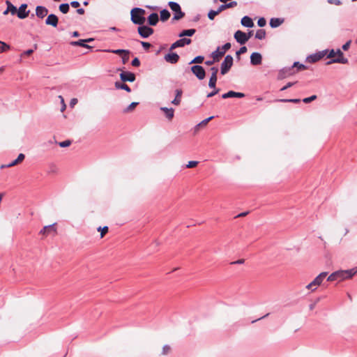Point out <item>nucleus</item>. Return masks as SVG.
I'll use <instances>...</instances> for the list:
<instances>
[{
    "mask_svg": "<svg viewBox=\"0 0 357 357\" xmlns=\"http://www.w3.org/2000/svg\"><path fill=\"white\" fill-rule=\"evenodd\" d=\"M241 23L245 27L252 28V26H254V22L252 18L247 15L244 16L241 19Z\"/></svg>",
    "mask_w": 357,
    "mask_h": 357,
    "instance_id": "obj_25",
    "label": "nucleus"
},
{
    "mask_svg": "<svg viewBox=\"0 0 357 357\" xmlns=\"http://www.w3.org/2000/svg\"><path fill=\"white\" fill-rule=\"evenodd\" d=\"M115 87L117 89H123V90L126 91L127 92L131 91V89L128 85H127L126 84L120 82H115Z\"/></svg>",
    "mask_w": 357,
    "mask_h": 357,
    "instance_id": "obj_30",
    "label": "nucleus"
},
{
    "mask_svg": "<svg viewBox=\"0 0 357 357\" xmlns=\"http://www.w3.org/2000/svg\"><path fill=\"white\" fill-rule=\"evenodd\" d=\"M266 37V31L264 29H259L255 33V38L259 40H263Z\"/></svg>",
    "mask_w": 357,
    "mask_h": 357,
    "instance_id": "obj_37",
    "label": "nucleus"
},
{
    "mask_svg": "<svg viewBox=\"0 0 357 357\" xmlns=\"http://www.w3.org/2000/svg\"><path fill=\"white\" fill-rule=\"evenodd\" d=\"M160 20L162 22L167 21L170 17V13L167 9H163L160 13Z\"/></svg>",
    "mask_w": 357,
    "mask_h": 357,
    "instance_id": "obj_31",
    "label": "nucleus"
},
{
    "mask_svg": "<svg viewBox=\"0 0 357 357\" xmlns=\"http://www.w3.org/2000/svg\"><path fill=\"white\" fill-rule=\"evenodd\" d=\"M327 53L328 50H324L315 54H312L307 57L306 61L309 63H315L322 59Z\"/></svg>",
    "mask_w": 357,
    "mask_h": 357,
    "instance_id": "obj_10",
    "label": "nucleus"
},
{
    "mask_svg": "<svg viewBox=\"0 0 357 357\" xmlns=\"http://www.w3.org/2000/svg\"><path fill=\"white\" fill-rule=\"evenodd\" d=\"M296 73V70L294 69L293 66L290 67H284L280 70L278 75V79H283L287 77H289L294 74Z\"/></svg>",
    "mask_w": 357,
    "mask_h": 357,
    "instance_id": "obj_8",
    "label": "nucleus"
},
{
    "mask_svg": "<svg viewBox=\"0 0 357 357\" xmlns=\"http://www.w3.org/2000/svg\"><path fill=\"white\" fill-rule=\"evenodd\" d=\"M69 5H70L73 8H78L79 7V6H80V3L78 1H73L70 2V3Z\"/></svg>",
    "mask_w": 357,
    "mask_h": 357,
    "instance_id": "obj_59",
    "label": "nucleus"
},
{
    "mask_svg": "<svg viewBox=\"0 0 357 357\" xmlns=\"http://www.w3.org/2000/svg\"><path fill=\"white\" fill-rule=\"evenodd\" d=\"M56 233V229L55 227V223L45 226L40 231V234L44 236H47L50 234H55Z\"/></svg>",
    "mask_w": 357,
    "mask_h": 357,
    "instance_id": "obj_16",
    "label": "nucleus"
},
{
    "mask_svg": "<svg viewBox=\"0 0 357 357\" xmlns=\"http://www.w3.org/2000/svg\"><path fill=\"white\" fill-rule=\"evenodd\" d=\"M231 44L229 43H226L221 47H218L217 50L211 53V56H215L216 58L219 59L220 57L222 56L225 52L230 49Z\"/></svg>",
    "mask_w": 357,
    "mask_h": 357,
    "instance_id": "obj_11",
    "label": "nucleus"
},
{
    "mask_svg": "<svg viewBox=\"0 0 357 357\" xmlns=\"http://www.w3.org/2000/svg\"><path fill=\"white\" fill-rule=\"evenodd\" d=\"M317 96L316 95H313V96H311L310 97H307V98H305L304 99H303V102H305V103H309L314 100L317 99Z\"/></svg>",
    "mask_w": 357,
    "mask_h": 357,
    "instance_id": "obj_44",
    "label": "nucleus"
},
{
    "mask_svg": "<svg viewBox=\"0 0 357 357\" xmlns=\"http://www.w3.org/2000/svg\"><path fill=\"white\" fill-rule=\"evenodd\" d=\"M234 36L236 42L241 45H244L248 41V38L245 36V33L242 31H236Z\"/></svg>",
    "mask_w": 357,
    "mask_h": 357,
    "instance_id": "obj_15",
    "label": "nucleus"
},
{
    "mask_svg": "<svg viewBox=\"0 0 357 357\" xmlns=\"http://www.w3.org/2000/svg\"><path fill=\"white\" fill-rule=\"evenodd\" d=\"M276 102H293V103H298L301 102L300 99L294 98V99H278L275 100Z\"/></svg>",
    "mask_w": 357,
    "mask_h": 357,
    "instance_id": "obj_42",
    "label": "nucleus"
},
{
    "mask_svg": "<svg viewBox=\"0 0 357 357\" xmlns=\"http://www.w3.org/2000/svg\"><path fill=\"white\" fill-rule=\"evenodd\" d=\"M284 22V19L282 18H275L273 17L270 20V26L271 28H277L280 26Z\"/></svg>",
    "mask_w": 357,
    "mask_h": 357,
    "instance_id": "obj_26",
    "label": "nucleus"
},
{
    "mask_svg": "<svg viewBox=\"0 0 357 357\" xmlns=\"http://www.w3.org/2000/svg\"><path fill=\"white\" fill-rule=\"evenodd\" d=\"M10 47L9 45L0 40V53L6 52L7 50H10Z\"/></svg>",
    "mask_w": 357,
    "mask_h": 357,
    "instance_id": "obj_41",
    "label": "nucleus"
},
{
    "mask_svg": "<svg viewBox=\"0 0 357 357\" xmlns=\"http://www.w3.org/2000/svg\"><path fill=\"white\" fill-rule=\"evenodd\" d=\"M25 155L23 153H20L16 159L10 162L12 167L17 165L18 163L22 162L24 160Z\"/></svg>",
    "mask_w": 357,
    "mask_h": 357,
    "instance_id": "obj_36",
    "label": "nucleus"
},
{
    "mask_svg": "<svg viewBox=\"0 0 357 357\" xmlns=\"http://www.w3.org/2000/svg\"><path fill=\"white\" fill-rule=\"evenodd\" d=\"M214 118V116H210L204 120H203L202 122H200L197 126H204L206 125L211 120H212Z\"/></svg>",
    "mask_w": 357,
    "mask_h": 357,
    "instance_id": "obj_54",
    "label": "nucleus"
},
{
    "mask_svg": "<svg viewBox=\"0 0 357 357\" xmlns=\"http://www.w3.org/2000/svg\"><path fill=\"white\" fill-rule=\"evenodd\" d=\"M328 273L327 272H322L319 275H318L312 282H313V284L314 287H316V289L317 287L320 286L321 283L323 282L325 278L327 276Z\"/></svg>",
    "mask_w": 357,
    "mask_h": 357,
    "instance_id": "obj_21",
    "label": "nucleus"
},
{
    "mask_svg": "<svg viewBox=\"0 0 357 357\" xmlns=\"http://www.w3.org/2000/svg\"><path fill=\"white\" fill-rule=\"evenodd\" d=\"M107 52H112V53H114V54H130V51L129 50H121V49L107 50Z\"/></svg>",
    "mask_w": 357,
    "mask_h": 357,
    "instance_id": "obj_39",
    "label": "nucleus"
},
{
    "mask_svg": "<svg viewBox=\"0 0 357 357\" xmlns=\"http://www.w3.org/2000/svg\"><path fill=\"white\" fill-rule=\"evenodd\" d=\"M191 42V39L182 37L181 38L177 40L176 42L172 44L169 48V51H172L173 50L178 47H185V45H190Z\"/></svg>",
    "mask_w": 357,
    "mask_h": 357,
    "instance_id": "obj_9",
    "label": "nucleus"
},
{
    "mask_svg": "<svg viewBox=\"0 0 357 357\" xmlns=\"http://www.w3.org/2000/svg\"><path fill=\"white\" fill-rule=\"evenodd\" d=\"M70 44L74 47L79 46V47H83L89 48V49L92 48L91 46L86 44V40H84V39H80L77 41H72V42H70Z\"/></svg>",
    "mask_w": 357,
    "mask_h": 357,
    "instance_id": "obj_28",
    "label": "nucleus"
},
{
    "mask_svg": "<svg viewBox=\"0 0 357 357\" xmlns=\"http://www.w3.org/2000/svg\"><path fill=\"white\" fill-rule=\"evenodd\" d=\"M183 94V91L181 89H177L175 91V98L172 101V104L174 105H179L181 102V96Z\"/></svg>",
    "mask_w": 357,
    "mask_h": 357,
    "instance_id": "obj_24",
    "label": "nucleus"
},
{
    "mask_svg": "<svg viewBox=\"0 0 357 357\" xmlns=\"http://www.w3.org/2000/svg\"><path fill=\"white\" fill-rule=\"evenodd\" d=\"M98 231H101L100 236L102 238L104 235L108 231V227L105 226L104 227H99L98 228Z\"/></svg>",
    "mask_w": 357,
    "mask_h": 357,
    "instance_id": "obj_48",
    "label": "nucleus"
},
{
    "mask_svg": "<svg viewBox=\"0 0 357 357\" xmlns=\"http://www.w3.org/2000/svg\"><path fill=\"white\" fill-rule=\"evenodd\" d=\"M190 70L198 79L202 80L205 78L206 72L202 66L194 65L190 68Z\"/></svg>",
    "mask_w": 357,
    "mask_h": 357,
    "instance_id": "obj_6",
    "label": "nucleus"
},
{
    "mask_svg": "<svg viewBox=\"0 0 357 357\" xmlns=\"http://www.w3.org/2000/svg\"><path fill=\"white\" fill-rule=\"evenodd\" d=\"M233 62L234 59L231 55L228 54L225 57L220 66V73L222 75L227 74L233 65Z\"/></svg>",
    "mask_w": 357,
    "mask_h": 357,
    "instance_id": "obj_4",
    "label": "nucleus"
},
{
    "mask_svg": "<svg viewBox=\"0 0 357 357\" xmlns=\"http://www.w3.org/2000/svg\"><path fill=\"white\" fill-rule=\"evenodd\" d=\"M293 68L296 70V73L299 70H305L307 68L306 66L304 64L300 63L298 61H295L293 63Z\"/></svg>",
    "mask_w": 357,
    "mask_h": 357,
    "instance_id": "obj_33",
    "label": "nucleus"
},
{
    "mask_svg": "<svg viewBox=\"0 0 357 357\" xmlns=\"http://www.w3.org/2000/svg\"><path fill=\"white\" fill-rule=\"evenodd\" d=\"M336 55H337V57L333 58L331 60L328 61L326 63V64L327 65H330V64L335 63H342V64H347V63H349L348 59L344 57V54L341 51V50L337 49L336 50Z\"/></svg>",
    "mask_w": 357,
    "mask_h": 357,
    "instance_id": "obj_5",
    "label": "nucleus"
},
{
    "mask_svg": "<svg viewBox=\"0 0 357 357\" xmlns=\"http://www.w3.org/2000/svg\"><path fill=\"white\" fill-rule=\"evenodd\" d=\"M159 21L158 15L156 13H152L147 18L148 24L150 26H155Z\"/></svg>",
    "mask_w": 357,
    "mask_h": 357,
    "instance_id": "obj_22",
    "label": "nucleus"
},
{
    "mask_svg": "<svg viewBox=\"0 0 357 357\" xmlns=\"http://www.w3.org/2000/svg\"><path fill=\"white\" fill-rule=\"evenodd\" d=\"M306 289L310 290L311 291H314L317 289L316 287H314L312 282H311L306 286Z\"/></svg>",
    "mask_w": 357,
    "mask_h": 357,
    "instance_id": "obj_58",
    "label": "nucleus"
},
{
    "mask_svg": "<svg viewBox=\"0 0 357 357\" xmlns=\"http://www.w3.org/2000/svg\"><path fill=\"white\" fill-rule=\"evenodd\" d=\"M160 110L165 113V116L168 120L171 121L173 119L174 116V109L173 108L161 107Z\"/></svg>",
    "mask_w": 357,
    "mask_h": 357,
    "instance_id": "obj_23",
    "label": "nucleus"
},
{
    "mask_svg": "<svg viewBox=\"0 0 357 357\" xmlns=\"http://www.w3.org/2000/svg\"><path fill=\"white\" fill-rule=\"evenodd\" d=\"M357 273V269L352 268L346 271H337L331 273L327 278V281H342L351 278Z\"/></svg>",
    "mask_w": 357,
    "mask_h": 357,
    "instance_id": "obj_1",
    "label": "nucleus"
},
{
    "mask_svg": "<svg viewBox=\"0 0 357 357\" xmlns=\"http://www.w3.org/2000/svg\"><path fill=\"white\" fill-rule=\"evenodd\" d=\"M128 54H125L123 57H122V61L123 63H126L128 59H129V57L128 56Z\"/></svg>",
    "mask_w": 357,
    "mask_h": 357,
    "instance_id": "obj_63",
    "label": "nucleus"
},
{
    "mask_svg": "<svg viewBox=\"0 0 357 357\" xmlns=\"http://www.w3.org/2000/svg\"><path fill=\"white\" fill-rule=\"evenodd\" d=\"M196 32L195 29H184L181 31L178 34V37L182 38L185 36L190 37L192 36Z\"/></svg>",
    "mask_w": 357,
    "mask_h": 357,
    "instance_id": "obj_29",
    "label": "nucleus"
},
{
    "mask_svg": "<svg viewBox=\"0 0 357 357\" xmlns=\"http://www.w3.org/2000/svg\"><path fill=\"white\" fill-rule=\"evenodd\" d=\"M168 6L174 12V20H179L185 16V13L181 10L180 5L174 1H169Z\"/></svg>",
    "mask_w": 357,
    "mask_h": 357,
    "instance_id": "obj_3",
    "label": "nucleus"
},
{
    "mask_svg": "<svg viewBox=\"0 0 357 357\" xmlns=\"http://www.w3.org/2000/svg\"><path fill=\"white\" fill-rule=\"evenodd\" d=\"M213 90L207 94V96H206L207 98H211L219 93L220 89H217L216 86H215V88H213Z\"/></svg>",
    "mask_w": 357,
    "mask_h": 357,
    "instance_id": "obj_45",
    "label": "nucleus"
},
{
    "mask_svg": "<svg viewBox=\"0 0 357 357\" xmlns=\"http://www.w3.org/2000/svg\"><path fill=\"white\" fill-rule=\"evenodd\" d=\"M336 55V51H335L333 49L331 50L328 54L327 55V58H334Z\"/></svg>",
    "mask_w": 357,
    "mask_h": 357,
    "instance_id": "obj_60",
    "label": "nucleus"
},
{
    "mask_svg": "<svg viewBox=\"0 0 357 357\" xmlns=\"http://www.w3.org/2000/svg\"><path fill=\"white\" fill-rule=\"evenodd\" d=\"M296 82H288L285 86H284L282 88H281L280 91H283L287 90V89L291 87L294 86Z\"/></svg>",
    "mask_w": 357,
    "mask_h": 357,
    "instance_id": "obj_55",
    "label": "nucleus"
},
{
    "mask_svg": "<svg viewBox=\"0 0 357 357\" xmlns=\"http://www.w3.org/2000/svg\"><path fill=\"white\" fill-rule=\"evenodd\" d=\"M236 6H237V2L235 1H231L229 3H225L220 5L218 7V11H220L221 13L222 11H223L227 8H234Z\"/></svg>",
    "mask_w": 357,
    "mask_h": 357,
    "instance_id": "obj_27",
    "label": "nucleus"
},
{
    "mask_svg": "<svg viewBox=\"0 0 357 357\" xmlns=\"http://www.w3.org/2000/svg\"><path fill=\"white\" fill-rule=\"evenodd\" d=\"M131 64L135 67H138L140 66V61L137 57H135L132 59Z\"/></svg>",
    "mask_w": 357,
    "mask_h": 357,
    "instance_id": "obj_53",
    "label": "nucleus"
},
{
    "mask_svg": "<svg viewBox=\"0 0 357 357\" xmlns=\"http://www.w3.org/2000/svg\"><path fill=\"white\" fill-rule=\"evenodd\" d=\"M262 61V56L259 52H253L250 55V63L252 66H258L261 63Z\"/></svg>",
    "mask_w": 357,
    "mask_h": 357,
    "instance_id": "obj_18",
    "label": "nucleus"
},
{
    "mask_svg": "<svg viewBox=\"0 0 357 357\" xmlns=\"http://www.w3.org/2000/svg\"><path fill=\"white\" fill-rule=\"evenodd\" d=\"M139 35L143 38H147L154 32V30L146 25H139L137 28Z\"/></svg>",
    "mask_w": 357,
    "mask_h": 357,
    "instance_id": "obj_7",
    "label": "nucleus"
},
{
    "mask_svg": "<svg viewBox=\"0 0 357 357\" xmlns=\"http://www.w3.org/2000/svg\"><path fill=\"white\" fill-rule=\"evenodd\" d=\"M47 13H48V9L46 7L43 6H36V15L38 17L43 19L47 15Z\"/></svg>",
    "mask_w": 357,
    "mask_h": 357,
    "instance_id": "obj_20",
    "label": "nucleus"
},
{
    "mask_svg": "<svg viewBox=\"0 0 357 357\" xmlns=\"http://www.w3.org/2000/svg\"><path fill=\"white\" fill-rule=\"evenodd\" d=\"M33 51L34 50L32 49L27 50L22 53V55H30L33 52Z\"/></svg>",
    "mask_w": 357,
    "mask_h": 357,
    "instance_id": "obj_62",
    "label": "nucleus"
},
{
    "mask_svg": "<svg viewBox=\"0 0 357 357\" xmlns=\"http://www.w3.org/2000/svg\"><path fill=\"white\" fill-rule=\"evenodd\" d=\"M257 24L260 27H263L266 24V20L264 17H260L257 21Z\"/></svg>",
    "mask_w": 357,
    "mask_h": 357,
    "instance_id": "obj_49",
    "label": "nucleus"
},
{
    "mask_svg": "<svg viewBox=\"0 0 357 357\" xmlns=\"http://www.w3.org/2000/svg\"><path fill=\"white\" fill-rule=\"evenodd\" d=\"M204 56L199 55L195 56L192 60L189 62V64L193 63H202L204 61Z\"/></svg>",
    "mask_w": 357,
    "mask_h": 357,
    "instance_id": "obj_38",
    "label": "nucleus"
},
{
    "mask_svg": "<svg viewBox=\"0 0 357 357\" xmlns=\"http://www.w3.org/2000/svg\"><path fill=\"white\" fill-rule=\"evenodd\" d=\"M220 13V12L218 11V8L216 10H211L208 13V17L209 20H213Z\"/></svg>",
    "mask_w": 357,
    "mask_h": 357,
    "instance_id": "obj_43",
    "label": "nucleus"
},
{
    "mask_svg": "<svg viewBox=\"0 0 357 357\" xmlns=\"http://www.w3.org/2000/svg\"><path fill=\"white\" fill-rule=\"evenodd\" d=\"M71 144L70 140H65L59 143L60 147L65 148L68 147Z\"/></svg>",
    "mask_w": 357,
    "mask_h": 357,
    "instance_id": "obj_46",
    "label": "nucleus"
},
{
    "mask_svg": "<svg viewBox=\"0 0 357 357\" xmlns=\"http://www.w3.org/2000/svg\"><path fill=\"white\" fill-rule=\"evenodd\" d=\"M229 96L230 98H242L245 96V93L241 92H236L234 91H229Z\"/></svg>",
    "mask_w": 357,
    "mask_h": 357,
    "instance_id": "obj_34",
    "label": "nucleus"
},
{
    "mask_svg": "<svg viewBox=\"0 0 357 357\" xmlns=\"http://www.w3.org/2000/svg\"><path fill=\"white\" fill-rule=\"evenodd\" d=\"M140 43L142 45V46L143 47V48L147 51L149 50V49L151 47V43H148V42H144V41H140Z\"/></svg>",
    "mask_w": 357,
    "mask_h": 357,
    "instance_id": "obj_51",
    "label": "nucleus"
},
{
    "mask_svg": "<svg viewBox=\"0 0 357 357\" xmlns=\"http://www.w3.org/2000/svg\"><path fill=\"white\" fill-rule=\"evenodd\" d=\"M213 57L212 60H207L205 61V64L206 66H212L215 62L218 61V59L216 58L215 56H211Z\"/></svg>",
    "mask_w": 357,
    "mask_h": 357,
    "instance_id": "obj_47",
    "label": "nucleus"
},
{
    "mask_svg": "<svg viewBox=\"0 0 357 357\" xmlns=\"http://www.w3.org/2000/svg\"><path fill=\"white\" fill-rule=\"evenodd\" d=\"M59 22L58 17L54 14H50L47 15V17L45 20V24L47 25L52 26L53 27H56Z\"/></svg>",
    "mask_w": 357,
    "mask_h": 357,
    "instance_id": "obj_19",
    "label": "nucleus"
},
{
    "mask_svg": "<svg viewBox=\"0 0 357 357\" xmlns=\"http://www.w3.org/2000/svg\"><path fill=\"white\" fill-rule=\"evenodd\" d=\"M328 2L331 4H335L337 6H339L342 3L340 0H328Z\"/></svg>",
    "mask_w": 357,
    "mask_h": 357,
    "instance_id": "obj_61",
    "label": "nucleus"
},
{
    "mask_svg": "<svg viewBox=\"0 0 357 357\" xmlns=\"http://www.w3.org/2000/svg\"><path fill=\"white\" fill-rule=\"evenodd\" d=\"M146 11L143 8H134L130 11V20L132 22L135 24L142 25L144 24L146 21V18L144 17Z\"/></svg>",
    "mask_w": 357,
    "mask_h": 357,
    "instance_id": "obj_2",
    "label": "nucleus"
},
{
    "mask_svg": "<svg viewBox=\"0 0 357 357\" xmlns=\"http://www.w3.org/2000/svg\"><path fill=\"white\" fill-rule=\"evenodd\" d=\"M138 104L139 103L137 102H133L130 103L126 108H125L123 109V112L128 113V112H132Z\"/></svg>",
    "mask_w": 357,
    "mask_h": 357,
    "instance_id": "obj_40",
    "label": "nucleus"
},
{
    "mask_svg": "<svg viewBox=\"0 0 357 357\" xmlns=\"http://www.w3.org/2000/svg\"><path fill=\"white\" fill-rule=\"evenodd\" d=\"M59 8L62 13L66 14L70 10V5L67 3H63L59 5Z\"/></svg>",
    "mask_w": 357,
    "mask_h": 357,
    "instance_id": "obj_35",
    "label": "nucleus"
},
{
    "mask_svg": "<svg viewBox=\"0 0 357 357\" xmlns=\"http://www.w3.org/2000/svg\"><path fill=\"white\" fill-rule=\"evenodd\" d=\"M6 5L7 8L13 15L17 14V9L11 2H10L9 1H6Z\"/></svg>",
    "mask_w": 357,
    "mask_h": 357,
    "instance_id": "obj_32",
    "label": "nucleus"
},
{
    "mask_svg": "<svg viewBox=\"0 0 357 357\" xmlns=\"http://www.w3.org/2000/svg\"><path fill=\"white\" fill-rule=\"evenodd\" d=\"M170 349H171L170 347L168 344H165L162 347V354L163 355H167L169 352Z\"/></svg>",
    "mask_w": 357,
    "mask_h": 357,
    "instance_id": "obj_52",
    "label": "nucleus"
},
{
    "mask_svg": "<svg viewBox=\"0 0 357 357\" xmlns=\"http://www.w3.org/2000/svg\"><path fill=\"white\" fill-rule=\"evenodd\" d=\"M198 164L197 161H189L186 165L187 168H192L195 167Z\"/></svg>",
    "mask_w": 357,
    "mask_h": 357,
    "instance_id": "obj_56",
    "label": "nucleus"
},
{
    "mask_svg": "<svg viewBox=\"0 0 357 357\" xmlns=\"http://www.w3.org/2000/svg\"><path fill=\"white\" fill-rule=\"evenodd\" d=\"M84 8H78L77 9V13L79 14V15H83L84 13Z\"/></svg>",
    "mask_w": 357,
    "mask_h": 357,
    "instance_id": "obj_64",
    "label": "nucleus"
},
{
    "mask_svg": "<svg viewBox=\"0 0 357 357\" xmlns=\"http://www.w3.org/2000/svg\"><path fill=\"white\" fill-rule=\"evenodd\" d=\"M351 40H348L345 44H344L342 47V50L344 51H347L349 50V47H350V45H351Z\"/></svg>",
    "mask_w": 357,
    "mask_h": 357,
    "instance_id": "obj_57",
    "label": "nucleus"
},
{
    "mask_svg": "<svg viewBox=\"0 0 357 357\" xmlns=\"http://www.w3.org/2000/svg\"><path fill=\"white\" fill-rule=\"evenodd\" d=\"M26 8H27V4L26 3H22L19 9L17 10V17L20 18V19H24L26 18L29 13V10H26Z\"/></svg>",
    "mask_w": 357,
    "mask_h": 357,
    "instance_id": "obj_17",
    "label": "nucleus"
},
{
    "mask_svg": "<svg viewBox=\"0 0 357 357\" xmlns=\"http://www.w3.org/2000/svg\"><path fill=\"white\" fill-rule=\"evenodd\" d=\"M210 70L211 71V75L208 82V87L215 88L217 82V73L218 72V68L217 67H211Z\"/></svg>",
    "mask_w": 357,
    "mask_h": 357,
    "instance_id": "obj_12",
    "label": "nucleus"
},
{
    "mask_svg": "<svg viewBox=\"0 0 357 357\" xmlns=\"http://www.w3.org/2000/svg\"><path fill=\"white\" fill-rule=\"evenodd\" d=\"M179 56L177 53L171 52L165 55L164 59L171 64L176 63L179 60Z\"/></svg>",
    "mask_w": 357,
    "mask_h": 357,
    "instance_id": "obj_14",
    "label": "nucleus"
},
{
    "mask_svg": "<svg viewBox=\"0 0 357 357\" xmlns=\"http://www.w3.org/2000/svg\"><path fill=\"white\" fill-rule=\"evenodd\" d=\"M247 47L245 46L241 47L236 52V54L237 56H239V55L244 54L247 52Z\"/></svg>",
    "mask_w": 357,
    "mask_h": 357,
    "instance_id": "obj_50",
    "label": "nucleus"
},
{
    "mask_svg": "<svg viewBox=\"0 0 357 357\" xmlns=\"http://www.w3.org/2000/svg\"><path fill=\"white\" fill-rule=\"evenodd\" d=\"M120 78L122 82H132L135 80L136 77L133 73L129 71H123L120 73Z\"/></svg>",
    "mask_w": 357,
    "mask_h": 357,
    "instance_id": "obj_13",
    "label": "nucleus"
}]
</instances>
